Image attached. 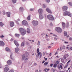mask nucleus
I'll use <instances>...</instances> for the list:
<instances>
[{
	"instance_id": "1",
	"label": "nucleus",
	"mask_w": 72,
	"mask_h": 72,
	"mask_svg": "<svg viewBox=\"0 0 72 72\" xmlns=\"http://www.w3.org/2000/svg\"><path fill=\"white\" fill-rule=\"evenodd\" d=\"M19 30L21 32V33L22 35H24L26 34V31L24 29H23V28H21L19 29Z\"/></svg>"
},
{
	"instance_id": "2",
	"label": "nucleus",
	"mask_w": 72,
	"mask_h": 72,
	"mask_svg": "<svg viewBox=\"0 0 72 72\" xmlns=\"http://www.w3.org/2000/svg\"><path fill=\"white\" fill-rule=\"evenodd\" d=\"M47 18L49 20L53 21L54 19V18L51 15H48L47 16Z\"/></svg>"
},
{
	"instance_id": "3",
	"label": "nucleus",
	"mask_w": 72,
	"mask_h": 72,
	"mask_svg": "<svg viewBox=\"0 0 72 72\" xmlns=\"http://www.w3.org/2000/svg\"><path fill=\"white\" fill-rule=\"evenodd\" d=\"M63 15L64 16L68 15L71 17L72 16L71 14L69 12L67 11L64 12L63 14Z\"/></svg>"
},
{
	"instance_id": "4",
	"label": "nucleus",
	"mask_w": 72,
	"mask_h": 72,
	"mask_svg": "<svg viewBox=\"0 0 72 72\" xmlns=\"http://www.w3.org/2000/svg\"><path fill=\"white\" fill-rule=\"evenodd\" d=\"M55 30L58 33H61L62 31V29L59 27L56 28Z\"/></svg>"
},
{
	"instance_id": "5",
	"label": "nucleus",
	"mask_w": 72,
	"mask_h": 72,
	"mask_svg": "<svg viewBox=\"0 0 72 72\" xmlns=\"http://www.w3.org/2000/svg\"><path fill=\"white\" fill-rule=\"evenodd\" d=\"M37 53H38V55H37L36 56H40V57L41 58L42 57V53L41 52H39V49L38 48L37 49Z\"/></svg>"
},
{
	"instance_id": "6",
	"label": "nucleus",
	"mask_w": 72,
	"mask_h": 72,
	"mask_svg": "<svg viewBox=\"0 0 72 72\" xmlns=\"http://www.w3.org/2000/svg\"><path fill=\"white\" fill-rule=\"evenodd\" d=\"M22 24L23 25H24L25 26H27L28 25V23L26 21L24 20L22 22Z\"/></svg>"
},
{
	"instance_id": "7",
	"label": "nucleus",
	"mask_w": 72,
	"mask_h": 72,
	"mask_svg": "<svg viewBox=\"0 0 72 72\" xmlns=\"http://www.w3.org/2000/svg\"><path fill=\"white\" fill-rule=\"evenodd\" d=\"M33 24L34 26L38 25V21H33Z\"/></svg>"
},
{
	"instance_id": "8",
	"label": "nucleus",
	"mask_w": 72,
	"mask_h": 72,
	"mask_svg": "<svg viewBox=\"0 0 72 72\" xmlns=\"http://www.w3.org/2000/svg\"><path fill=\"white\" fill-rule=\"evenodd\" d=\"M68 9V7L67 6H64L62 7V10L63 11H66Z\"/></svg>"
},
{
	"instance_id": "9",
	"label": "nucleus",
	"mask_w": 72,
	"mask_h": 72,
	"mask_svg": "<svg viewBox=\"0 0 72 72\" xmlns=\"http://www.w3.org/2000/svg\"><path fill=\"white\" fill-rule=\"evenodd\" d=\"M43 12V10L42 9H39L38 10V12L40 14H41Z\"/></svg>"
},
{
	"instance_id": "10",
	"label": "nucleus",
	"mask_w": 72,
	"mask_h": 72,
	"mask_svg": "<svg viewBox=\"0 0 72 72\" xmlns=\"http://www.w3.org/2000/svg\"><path fill=\"white\" fill-rule=\"evenodd\" d=\"M14 22L12 21H11L10 22V26L11 27H12L14 26Z\"/></svg>"
},
{
	"instance_id": "11",
	"label": "nucleus",
	"mask_w": 72,
	"mask_h": 72,
	"mask_svg": "<svg viewBox=\"0 0 72 72\" xmlns=\"http://www.w3.org/2000/svg\"><path fill=\"white\" fill-rule=\"evenodd\" d=\"M46 11L47 12H48V13L50 14H51L52 12L51 10L49 9V8H47L46 9Z\"/></svg>"
},
{
	"instance_id": "12",
	"label": "nucleus",
	"mask_w": 72,
	"mask_h": 72,
	"mask_svg": "<svg viewBox=\"0 0 72 72\" xmlns=\"http://www.w3.org/2000/svg\"><path fill=\"white\" fill-rule=\"evenodd\" d=\"M4 44L3 41H0V46H4Z\"/></svg>"
},
{
	"instance_id": "13",
	"label": "nucleus",
	"mask_w": 72,
	"mask_h": 72,
	"mask_svg": "<svg viewBox=\"0 0 72 72\" xmlns=\"http://www.w3.org/2000/svg\"><path fill=\"white\" fill-rule=\"evenodd\" d=\"M6 50L8 52H10V50L8 48L6 47L5 48Z\"/></svg>"
},
{
	"instance_id": "14",
	"label": "nucleus",
	"mask_w": 72,
	"mask_h": 72,
	"mask_svg": "<svg viewBox=\"0 0 72 72\" xmlns=\"http://www.w3.org/2000/svg\"><path fill=\"white\" fill-rule=\"evenodd\" d=\"M15 44L17 46H19V44L18 43H17V42L15 40L14 42Z\"/></svg>"
},
{
	"instance_id": "15",
	"label": "nucleus",
	"mask_w": 72,
	"mask_h": 72,
	"mask_svg": "<svg viewBox=\"0 0 72 72\" xmlns=\"http://www.w3.org/2000/svg\"><path fill=\"white\" fill-rule=\"evenodd\" d=\"M7 16L8 17H10V13L9 12H6Z\"/></svg>"
},
{
	"instance_id": "16",
	"label": "nucleus",
	"mask_w": 72,
	"mask_h": 72,
	"mask_svg": "<svg viewBox=\"0 0 72 72\" xmlns=\"http://www.w3.org/2000/svg\"><path fill=\"white\" fill-rule=\"evenodd\" d=\"M9 70V68L7 67H6L4 69V70L5 72H7Z\"/></svg>"
},
{
	"instance_id": "17",
	"label": "nucleus",
	"mask_w": 72,
	"mask_h": 72,
	"mask_svg": "<svg viewBox=\"0 0 72 72\" xmlns=\"http://www.w3.org/2000/svg\"><path fill=\"white\" fill-rule=\"evenodd\" d=\"M19 50V49L18 48H16L15 49V51L16 53Z\"/></svg>"
},
{
	"instance_id": "18",
	"label": "nucleus",
	"mask_w": 72,
	"mask_h": 72,
	"mask_svg": "<svg viewBox=\"0 0 72 72\" xmlns=\"http://www.w3.org/2000/svg\"><path fill=\"white\" fill-rule=\"evenodd\" d=\"M7 62L8 64H10L12 63V61L10 60H9Z\"/></svg>"
},
{
	"instance_id": "19",
	"label": "nucleus",
	"mask_w": 72,
	"mask_h": 72,
	"mask_svg": "<svg viewBox=\"0 0 72 72\" xmlns=\"http://www.w3.org/2000/svg\"><path fill=\"white\" fill-rule=\"evenodd\" d=\"M62 26L63 27H65L66 26V23L64 22H62Z\"/></svg>"
},
{
	"instance_id": "20",
	"label": "nucleus",
	"mask_w": 72,
	"mask_h": 72,
	"mask_svg": "<svg viewBox=\"0 0 72 72\" xmlns=\"http://www.w3.org/2000/svg\"><path fill=\"white\" fill-rule=\"evenodd\" d=\"M15 35L17 37H19L20 36L19 34H15Z\"/></svg>"
},
{
	"instance_id": "21",
	"label": "nucleus",
	"mask_w": 72,
	"mask_h": 72,
	"mask_svg": "<svg viewBox=\"0 0 72 72\" xmlns=\"http://www.w3.org/2000/svg\"><path fill=\"white\" fill-rule=\"evenodd\" d=\"M68 4L70 6H72V3L71 2H70L68 3Z\"/></svg>"
},
{
	"instance_id": "22",
	"label": "nucleus",
	"mask_w": 72,
	"mask_h": 72,
	"mask_svg": "<svg viewBox=\"0 0 72 72\" xmlns=\"http://www.w3.org/2000/svg\"><path fill=\"white\" fill-rule=\"evenodd\" d=\"M3 25L4 24L3 23L0 22V26L2 27Z\"/></svg>"
},
{
	"instance_id": "23",
	"label": "nucleus",
	"mask_w": 72,
	"mask_h": 72,
	"mask_svg": "<svg viewBox=\"0 0 72 72\" xmlns=\"http://www.w3.org/2000/svg\"><path fill=\"white\" fill-rule=\"evenodd\" d=\"M27 31V32L28 33H30V30L29 29H28V28Z\"/></svg>"
},
{
	"instance_id": "24",
	"label": "nucleus",
	"mask_w": 72,
	"mask_h": 72,
	"mask_svg": "<svg viewBox=\"0 0 72 72\" xmlns=\"http://www.w3.org/2000/svg\"><path fill=\"white\" fill-rule=\"evenodd\" d=\"M67 35V32H64V36H66Z\"/></svg>"
},
{
	"instance_id": "25",
	"label": "nucleus",
	"mask_w": 72,
	"mask_h": 72,
	"mask_svg": "<svg viewBox=\"0 0 72 72\" xmlns=\"http://www.w3.org/2000/svg\"><path fill=\"white\" fill-rule=\"evenodd\" d=\"M48 64V62H46L44 64V66H46Z\"/></svg>"
},
{
	"instance_id": "26",
	"label": "nucleus",
	"mask_w": 72,
	"mask_h": 72,
	"mask_svg": "<svg viewBox=\"0 0 72 72\" xmlns=\"http://www.w3.org/2000/svg\"><path fill=\"white\" fill-rule=\"evenodd\" d=\"M39 18L40 19H43V17L41 15H39Z\"/></svg>"
},
{
	"instance_id": "27",
	"label": "nucleus",
	"mask_w": 72,
	"mask_h": 72,
	"mask_svg": "<svg viewBox=\"0 0 72 72\" xmlns=\"http://www.w3.org/2000/svg\"><path fill=\"white\" fill-rule=\"evenodd\" d=\"M17 0H12V2L14 4L16 3V1Z\"/></svg>"
},
{
	"instance_id": "28",
	"label": "nucleus",
	"mask_w": 72,
	"mask_h": 72,
	"mask_svg": "<svg viewBox=\"0 0 72 72\" xmlns=\"http://www.w3.org/2000/svg\"><path fill=\"white\" fill-rule=\"evenodd\" d=\"M61 61L62 62H63V63L65 64V62L64 61V59L63 58L61 59Z\"/></svg>"
},
{
	"instance_id": "29",
	"label": "nucleus",
	"mask_w": 72,
	"mask_h": 72,
	"mask_svg": "<svg viewBox=\"0 0 72 72\" xmlns=\"http://www.w3.org/2000/svg\"><path fill=\"white\" fill-rule=\"evenodd\" d=\"M25 58V55H22V59L23 60H24V58Z\"/></svg>"
},
{
	"instance_id": "30",
	"label": "nucleus",
	"mask_w": 72,
	"mask_h": 72,
	"mask_svg": "<svg viewBox=\"0 0 72 72\" xmlns=\"http://www.w3.org/2000/svg\"><path fill=\"white\" fill-rule=\"evenodd\" d=\"M64 55L65 56V57H66V58H68V56H69V55H68V54H66V55Z\"/></svg>"
},
{
	"instance_id": "31",
	"label": "nucleus",
	"mask_w": 72,
	"mask_h": 72,
	"mask_svg": "<svg viewBox=\"0 0 72 72\" xmlns=\"http://www.w3.org/2000/svg\"><path fill=\"white\" fill-rule=\"evenodd\" d=\"M30 16H29L28 17V18H27L28 20L29 21L30 20Z\"/></svg>"
},
{
	"instance_id": "32",
	"label": "nucleus",
	"mask_w": 72,
	"mask_h": 72,
	"mask_svg": "<svg viewBox=\"0 0 72 72\" xmlns=\"http://www.w3.org/2000/svg\"><path fill=\"white\" fill-rule=\"evenodd\" d=\"M50 1V0H46V2L47 3H49Z\"/></svg>"
},
{
	"instance_id": "33",
	"label": "nucleus",
	"mask_w": 72,
	"mask_h": 72,
	"mask_svg": "<svg viewBox=\"0 0 72 72\" xmlns=\"http://www.w3.org/2000/svg\"><path fill=\"white\" fill-rule=\"evenodd\" d=\"M23 9V7H21L19 9L20 10H22Z\"/></svg>"
},
{
	"instance_id": "34",
	"label": "nucleus",
	"mask_w": 72,
	"mask_h": 72,
	"mask_svg": "<svg viewBox=\"0 0 72 72\" xmlns=\"http://www.w3.org/2000/svg\"><path fill=\"white\" fill-rule=\"evenodd\" d=\"M54 67H55V68H56V67H57V64H56V63L54 65Z\"/></svg>"
},
{
	"instance_id": "35",
	"label": "nucleus",
	"mask_w": 72,
	"mask_h": 72,
	"mask_svg": "<svg viewBox=\"0 0 72 72\" xmlns=\"http://www.w3.org/2000/svg\"><path fill=\"white\" fill-rule=\"evenodd\" d=\"M24 42H22L21 44V46H24Z\"/></svg>"
},
{
	"instance_id": "36",
	"label": "nucleus",
	"mask_w": 72,
	"mask_h": 72,
	"mask_svg": "<svg viewBox=\"0 0 72 72\" xmlns=\"http://www.w3.org/2000/svg\"><path fill=\"white\" fill-rule=\"evenodd\" d=\"M68 67V65H66L64 67V68L65 69V68H67V67Z\"/></svg>"
},
{
	"instance_id": "37",
	"label": "nucleus",
	"mask_w": 72,
	"mask_h": 72,
	"mask_svg": "<svg viewBox=\"0 0 72 72\" xmlns=\"http://www.w3.org/2000/svg\"><path fill=\"white\" fill-rule=\"evenodd\" d=\"M12 55H11L10 56V58H11L13 60V58H12Z\"/></svg>"
},
{
	"instance_id": "38",
	"label": "nucleus",
	"mask_w": 72,
	"mask_h": 72,
	"mask_svg": "<svg viewBox=\"0 0 72 72\" xmlns=\"http://www.w3.org/2000/svg\"><path fill=\"white\" fill-rule=\"evenodd\" d=\"M63 58L64 59H66L67 58L66 57V56L64 55V56H63Z\"/></svg>"
},
{
	"instance_id": "39",
	"label": "nucleus",
	"mask_w": 72,
	"mask_h": 72,
	"mask_svg": "<svg viewBox=\"0 0 72 72\" xmlns=\"http://www.w3.org/2000/svg\"><path fill=\"white\" fill-rule=\"evenodd\" d=\"M60 67L61 69H62L63 68H62V65H60Z\"/></svg>"
},
{
	"instance_id": "40",
	"label": "nucleus",
	"mask_w": 72,
	"mask_h": 72,
	"mask_svg": "<svg viewBox=\"0 0 72 72\" xmlns=\"http://www.w3.org/2000/svg\"><path fill=\"white\" fill-rule=\"evenodd\" d=\"M51 70L52 71H55V69L53 68H52Z\"/></svg>"
},
{
	"instance_id": "41",
	"label": "nucleus",
	"mask_w": 72,
	"mask_h": 72,
	"mask_svg": "<svg viewBox=\"0 0 72 72\" xmlns=\"http://www.w3.org/2000/svg\"><path fill=\"white\" fill-rule=\"evenodd\" d=\"M40 42L39 41H38V43H37V45H38V46H39L40 45Z\"/></svg>"
},
{
	"instance_id": "42",
	"label": "nucleus",
	"mask_w": 72,
	"mask_h": 72,
	"mask_svg": "<svg viewBox=\"0 0 72 72\" xmlns=\"http://www.w3.org/2000/svg\"><path fill=\"white\" fill-rule=\"evenodd\" d=\"M3 14L4 15L6 14V13H5V12L4 11H3Z\"/></svg>"
},
{
	"instance_id": "43",
	"label": "nucleus",
	"mask_w": 72,
	"mask_h": 72,
	"mask_svg": "<svg viewBox=\"0 0 72 72\" xmlns=\"http://www.w3.org/2000/svg\"><path fill=\"white\" fill-rule=\"evenodd\" d=\"M44 60H45V61H46L47 60H48V58H45V57H44Z\"/></svg>"
},
{
	"instance_id": "44",
	"label": "nucleus",
	"mask_w": 72,
	"mask_h": 72,
	"mask_svg": "<svg viewBox=\"0 0 72 72\" xmlns=\"http://www.w3.org/2000/svg\"><path fill=\"white\" fill-rule=\"evenodd\" d=\"M56 63L57 64H59V61H56Z\"/></svg>"
},
{
	"instance_id": "45",
	"label": "nucleus",
	"mask_w": 72,
	"mask_h": 72,
	"mask_svg": "<svg viewBox=\"0 0 72 72\" xmlns=\"http://www.w3.org/2000/svg\"><path fill=\"white\" fill-rule=\"evenodd\" d=\"M69 40H72V38H71V37H70L69 38Z\"/></svg>"
},
{
	"instance_id": "46",
	"label": "nucleus",
	"mask_w": 72,
	"mask_h": 72,
	"mask_svg": "<svg viewBox=\"0 0 72 72\" xmlns=\"http://www.w3.org/2000/svg\"><path fill=\"white\" fill-rule=\"evenodd\" d=\"M71 62V60H69V61H68V62L67 63V64H68L69 62Z\"/></svg>"
},
{
	"instance_id": "47",
	"label": "nucleus",
	"mask_w": 72,
	"mask_h": 72,
	"mask_svg": "<svg viewBox=\"0 0 72 72\" xmlns=\"http://www.w3.org/2000/svg\"><path fill=\"white\" fill-rule=\"evenodd\" d=\"M62 48L64 49H66V47L65 46H63Z\"/></svg>"
},
{
	"instance_id": "48",
	"label": "nucleus",
	"mask_w": 72,
	"mask_h": 72,
	"mask_svg": "<svg viewBox=\"0 0 72 72\" xmlns=\"http://www.w3.org/2000/svg\"><path fill=\"white\" fill-rule=\"evenodd\" d=\"M58 68L59 69H60V66H58Z\"/></svg>"
},
{
	"instance_id": "49",
	"label": "nucleus",
	"mask_w": 72,
	"mask_h": 72,
	"mask_svg": "<svg viewBox=\"0 0 72 72\" xmlns=\"http://www.w3.org/2000/svg\"><path fill=\"white\" fill-rule=\"evenodd\" d=\"M9 72H14V70H11Z\"/></svg>"
},
{
	"instance_id": "50",
	"label": "nucleus",
	"mask_w": 72,
	"mask_h": 72,
	"mask_svg": "<svg viewBox=\"0 0 72 72\" xmlns=\"http://www.w3.org/2000/svg\"><path fill=\"white\" fill-rule=\"evenodd\" d=\"M33 9L32 8H30V11H33Z\"/></svg>"
},
{
	"instance_id": "51",
	"label": "nucleus",
	"mask_w": 72,
	"mask_h": 72,
	"mask_svg": "<svg viewBox=\"0 0 72 72\" xmlns=\"http://www.w3.org/2000/svg\"><path fill=\"white\" fill-rule=\"evenodd\" d=\"M4 37V36L3 35H2L0 37V38H3Z\"/></svg>"
},
{
	"instance_id": "52",
	"label": "nucleus",
	"mask_w": 72,
	"mask_h": 72,
	"mask_svg": "<svg viewBox=\"0 0 72 72\" xmlns=\"http://www.w3.org/2000/svg\"><path fill=\"white\" fill-rule=\"evenodd\" d=\"M53 36H55V37H57V35H55V34H53Z\"/></svg>"
},
{
	"instance_id": "53",
	"label": "nucleus",
	"mask_w": 72,
	"mask_h": 72,
	"mask_svg": "<svg viewBox=\"0 0 72 72\" xmlns=\"http://www.w3.org/2000/svg\"><path fill=\"white\" fill-rule=\"evenodd\" d=\"M53 65V64H51L50 65V67H52Z\"/></svg>"
},
{
	"instance_id": "54",
	"label": "nucleus",
	"mask_w": 72,
	"mask_h": 72,
	"mask_svg": "<svg viewBox=\"0 0 72 72\" xmlns=\"http://www.w3.org/2000/svg\"><path fill=\"white\" fill-rule=\"evenodd\" d=\"M67 25L68 26H69V23L68 22H67Z\"/></svg>"
},
{
	"instance_id": "55",
	"label": "nucleus",
	"mask_w": 72,
	"mask_h": 72,
	"mask_svg": "<svg viewBox=\"0 0 72 72\" xmlns=\"http://www.w3.org/2000/svg\"><path fill=\"white\" fill-rule=\"evenodd\" d=\"M2 68V65L1 63H0V68Z\"/></svg>"
},
{
	"instance_id": "56",
	"label": "nucleus",
	"mask_w": 72,
	"mask_h": 72,
	"mask_svg": "<svg viewBox=\"0 0 72 72\" xmlns=\"http://www.w3.org/2000/svg\"><path fill=\"white\" fill-rule=\"evenodd\" d=\"M42 54H43V56H44L45 54V53L44 52H43Z\"/></svg>"
},
{
	"instance_id": "57",
	"label": "nucleus",
	"mask_w": 72,
	"mask_h": 72,
	"mask_svg": "<svg viewBox=\"0 0 72 72\" xmlns=\"http://www.w3.org/2000/svg\"><path fill=\"white\" fill-rule=\"evenodd\" d=\"M43 7L44 8H45L46 7V6H45V5L44 4H43Z\"/></svg>"
},
{
	"instance_id": "58",
	"label": "nucleus",
	"mask_w": 72,
	"mask_h": 72,
	"mask_svg": "<svg viewBox=\"0 0 72 72\" xmlns=\"http://www.w3.org/2000/svg\"><path fill=\"white\" fill-rule=\"evenodd\" d=\"M64 42L66 44L68 43V42Z\"/></svg>"
},
{
	"instance_id": "59",
	"label": "nucleus",
	"mask_w": 72,
	"mask_h": 72,
	"mask_svg": "<svg viewBox=\"0 0 72 72\" xmlns=\"http://www.w3.org/2000/svg\"><path fill=\"white\" fill-rule=\"evenodd\" d=\"M47 70V69L46 68H45V69L44 70H43V71H46Z\"/></svg>"
},
{
	"instance_id": "60",
	"label": "nucleus",
	"mask_w": 72,
	"mask_h": 72,
	"mask_svg": "<svg viewBox=\"0 0 72 72\" xmlns=\"http://www.w3.org/2000/svg\"><path fill=\"white\" fill-rule=\"evenodd\" d=\"M63 49V48L62 47H60V50H62Z\"/></svg>"
},
{
	"instance_id": "61",
	"label": "nucleus",
	"mask_w": 72,
	"mask_h": 72,
	"mask_svg": "<svg viewBox=\"0 0 72 72\" xmlns=\"http://www.w3.org/2000/svg\"><path fill=\"white\" fill-rule=\"evenodd\" d=\"M45 60H43L42 62V63L43 64L44 62H45Z\"/></svg>"
},
{
	"instance_id": "62",
	"label": "nucleus",
	"mask_w": 72,
	"mask_h": 72,
	"mask_svg": "<svg viewBox=\"0 0 72 72\" xmlns=\"http://www.w3.org/2000/svg\"><path fill=\"white\" fill-rule=\"evenodd\" d=\"M58 54V53L57 52H56L55 54V55H56L57 54Z\"/></svg>"
},
{
	"instance_id": "63",
	"label": "nucleus",
	"mask_w": 72,
	"mask_h": 72,
	"mask_svg": "<svg viewBox=\"0 0 72 72\" xmlns=\"http://www.w3.org/2000/svg\"><path fill=\"white\" fill-rule=\"evenodd\" d=\"M66 37L67 38L69 37V35H67L66 36Z\"/></svg>"
},
{
	"instance_id": "64",
	"label": "nucleus",
	"mask_w": 72,
	"mask_h": 72,
	"mask_svg": "<svg viewBox=\"0 0 72 72\" xmlns=\"http://www.w3.org/2000/svg\"><path fill=\"white\" fill-rule=\"evenodd\" d=\"M70 50H72V47H71L70 48H69Z\"/></svg>"
}]
</instances>
